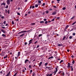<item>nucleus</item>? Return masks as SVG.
<instances>
[{
    "label": "nucleus",
    "instance_id": "5fc2aeb1",
    "mask_svg": "<svg viewBox=\"0 0 76 76\" xmlns=\"http://www.w3.org/2000/svg\"><path fill=\"white\" fill-rule=\"evenodd\" d=\"M71 57L72 58H74V56H73V55H72V56H71Z\"/></svg>",
    "mask_w": 76,
    "mask_h": 76
},
{
    "label": "nucleus",
    "instance_id": "aec40b11",
    "mask_svg": "<svg viewBox=\"0 0 76 76\" xmlns=\"http://www.w3.org/2000/svg\"><path fill=\"white\" fill-rule=\"evenodd\" d=\"M75 16H74L73 17H72L71 18V20H73L74 19H75Z\"/></svg>",
    "mask_w": 76,
    "mask_h": 76
},
{
    "label": "nucleus",
    "instance_id": "4c0bfd02",
    "mask_svg": "<svg viewBox=\"0 0 76 76\" xmlns=\"http://www.w3.org/2000/svg\"><path fill=\"white\" fill-rule=\"evenodd\" d=\"M17 14L18 15H20V13H19V12H18Z\"/></svg>",
    "mask_w": 76,
    "mask_h": 76
},
{
    "label": "nucleus",
    "instance_id": "8fccbe9b",
    "mask_svg": "<svg viewBox=\"0 0 76 76\" xmlns=\"http://www.w3.org/2000/svg\"><path fill=\"white\" fill-rule=\"evenodd\" d=\"M3 23L4 25L6 24V21H4L3 22Z\"/></svg>",
    "mask_w": 76,
    "mask_h": 76
},
{
    "label": "nucleus",
    "instance_id": "6ab92c4d",
    "mask_svg": "<svg viewBox=\"0 0 76 76\" xmlns=\"http://www.w3.org/2000/svg\"><path fill=\"white\" fill-rule=\"evenodd\" d=\"M56 71H55V72H57V71L58 70L57 69V67L56 68Z\"/></svg>",
    "mask_w": 76,
    "mask_h": 76
},
{
    "label": "nucleus",
    "instance_id": "603ef678",
    "mask_svg": "<svg viewBox=\"0 0 76 76\" xmlns=\"http://www.w3.org/2000/svg\"><path fill=\"white\" fill-rule=\"evenodd\" d=\"M25 69H23V72H25Z\"/></svg>",
    "mask_w": 76,
    "mask_h": 76
},
{
    "label": "nucleus",
    "instance_id": "1a4fd4ad",
    "mask_svg": "<svg viewBox=\"0 0 76 76\" xmlns=\"http://www.w3.org/2000/svg\"><path fill=\"white\" fill-rule=\"evenodd\" d=\"M27 61H29V60H28V59H26L25 60V64H26V62H27Z\"/></svg>",
    "mask_w": 76,
    "mask_h": 76
},
{
    "label": "nucleus",
    "instance_id": "393cba45",
    "mask_svg": "<svg viewBox=\"0 0 76 76\" xmlns=\"http://www.w3.org/2000/svg\"><path fill=\"white\" fill-rule=\"evenodd\" d=\"M38 3H41V1L40 0H39L38 1Z\"/></svg>",
    "mask_w": 76,
    "mask_h": 76
},
{
    "label": "nucleus",
    "instance_id": "9b49d317",
    "mask_svg": "<svg viewBox=\"0 0 76 76\" xmlns=\"http://www.w3.org/2000/svg\"><path fill=\"white\" fill-rule=\"evenodd\" d=\"M34 25H35V23H31V26H34Z\"/></svg>",
    "mask_w": 76,
    "mask_h": 76
},
{
    "label": "nucleus",
    "instance_id": "09e8293b",
    "mask_svg": "<svg viewBox=\"0 0 76 76\" xmlns=\"http://www.w3.org/2000/svg\"><path fill=\"white\" fill-rule=\"evenodd\" d=\"M73 35L74 36H75V33H73Z\"/></svg>",
    "mask_w": 76,
    "mask_h": 76
},
{
    "label": "nucleus",
    "instance_id": "b1692460",
    "mask_svg": "<svg viewBox=\"0 0 76 76\" xmlns=\"http://www.w3.org/2000/svg\"><path fill=\"white\" fill-rule=\"evenodd\" d=\"M66 36H64L63 38V40H64V39H65V38H66Z\"/></svg>",
    "mask_w": 76,
    "mask_h": 76
},
{
    "label": "nucleus",
    "instance_id": "6e6552de",
    "mask_svg": "<svg viewBox=\"0 0 76 76\" xmlns=\"http://www.w3.org/2000/svg\"><path fill=\"white\" fill-rule=\"evenodd\" d=\"M20 52H18V57L20 56Z\"/></svg>",
    "mask_w": 76,
    "mask_h": 76
},
{
    "label": "nucleus",
    "instance_id": "4d7b16f0",
    "mask_svg": "<svg viewBox=\"0 0 76 76\" xmlns=\"http://www.w3.org/2000/svg\"><path fill=\"white\" fill-rule=\"evenodd\" d=\"M1 27L2 28H4V29H5L6 28L2 26Z\"/></svg>",
    "mask_w": 76,
    "mask_h": 76
},
{
    "label": "nucleus",
    "instance_id": "dca6fc26",
    "mask_svg": "<svg viewBox=\"0 0 76 76\" xmlns=\"http://www.w3.org/2000/svg\"><path fill=\"white\" fill-rule=\"evenodd\" d=\"M42 62H40V63L39 64V66L40 67V66H41V64H42Z\"/></svg>",
    "mask_w": 76,
    "mask_h": 76
},
{
    "label": "nucleus",
    "instance_id": "a878e982",
    "mask_svg": "<svg viewBox=\"0 0 76 76\" xmlns=\"http://www.w3.org/2000/svg\"><path fill=\"white\" fill-rule=\"evenodd\" d=\"M38 5H37V4H36L35 5V7H38Z\"/></svg>",
    "mask_w": 76,
    "mask_h": 76
},
{
    "label": "nucleus",
    "instance_id": "49530a36",
    "mask_svg": "<svg viewBox=\"0 0 76 76\" xmlns=\"http://www.w3.org/2000/svg\"><path fill=\"white\" fill-rule=\"evenodd\" d=\"M44 22L43 21H40V23H44Z\"/></svg>",
    "mask_w": 76,
    "mask_h": 76
},
{
    "label": "nucleus",
    "instance_id": "f03ea898",
    "mask_svg": "<svg viewBox=\"0 0 76 76\" xmlns=\"http://www.w3.org/2000/svg\"><path fill=\"white\" fill-rule=\"evenodd\" d=\"M32 41H33V39H31L29 41V43L28 44V45H29L30 44H31V43H32Z\"/></svg>",
    "mask_w": 76,
    "mask_h": 76
},
{
    "label": "nucleus",
    "instance_id": "37998d69",
    "mask_svg": "<svg viewBox=\"0 0 76 76\" xmlns=\"http://www.w3.org/2000/svg\"><path fill=\"white\" fill-rule=\"evenodd\" d=\"M57 19L58 20H60V17H58L57 18Z\"/></svg>",
    "mask_w": 76,
    "mask_h": 76
},
{
    "label": "nucleus",
    "instance_id": "f704fd0d",
    "mask_svg": "<svg viewBox=\"0 0 76 76\" xmlns=\"http://www.w3.org/2000/svg\"><path fill=\"white\" fill-rule=\"evenodd\" d=\"M8 12V14H9V13H10V11H9V10H8V12Z\"/></svg>",
    "mask_w": 76,
    "mask_h": 76
},
{
    "label": "nucleus",
    "instance_id": "c9c22d12",
    "mask_svg": "<svg viewBox=\"0 0 76 76\" xmlns=\"http://www.w3.org/2000/svg\"><path fill=\"white\" fill-rule=\"evenodd\" d=\"M45 3H43L42 4V5L43 6H45Z\"/></svg>",
    "mask_w": 76,
    "mask_h": 76
},
{
    "label": "nucleus",
    "instance_id": "9d476101",
    "mask_svg": "<svg viewBox=\"0 0 76 76\" xmlns=\"http://www.w3.org/2000/svg\"><path fill=\"white\" fill-rule=\"evenodd\" d=\"M24 35H25V33H23V34H21V35H20V37H23V36H24Z\"/></svg>",
    "mask_w": 76,
    "mask_h": 76
},
{
    "label": "nucleus",
    "instance_id": "a19ab883",
    "mask_svg": "<svg viewBox=\"0 0 76 76\" xmlns=\"http://www.w3.org/2000/svg\"><path fill=\"white\" fill-rule=\"evenodd\" d=\"M17 73H18L16 72V73H15V74H14V75L15 76H16V75H17Z\"/></svg>",
    "mask_w": 76,
    "mask_h": 76
},
{
    "label": "nucleus",
    "instance_id": "2f4dec72",
    "mask_svg": "<svg viewBox=\"0 0 76 76\" xmlns=\"http://www.w3.org/2000/svg\"><path fill=\"white\" fill-rule=\"evenodd\" d=\"M76 23V21L74 23H73L72 24V25H75Z\"/></svg>",
    "mask_w": 76,
    "mask_h": 76
},
{
    "label": "nucleus",
    "instance_id": "69168bd1",
    "mask_svg": "<svg viewBox=\"0 0 76 76\" xmlns=\"http://www.w3.org/2000/svg\"><path fill=\"white\" fill-rule=\"evenodd\" d=\"M54 1H52V3H54Z\"/></svg>",
    "mask_w": 76,
    "mask_h": 76
},
{
    "label": "nucleus",
    "instance_id": "c85d7f7f",
    "mask_svg": "<svg viewBox=\"0 0 76 76\" xmlns=\"http://www.w3.org/2000/svg\"><path fill=\"white\" fill-rule=\"evenodd\" d=\"M61 73L62 74L63 76H64V72H62V73Z\"/></svg>",
    "mask_w": 76,
    "mask_h": 76
},
{
    "label": "nucleus",
    "instance_id": "20e7f679",
    "mask_svg": "<svg viewBox=\"0 0 76 76\" xmlns=\"http://www.w3.org/2000/svg\"><path fill=\"white\" fill-rule=\"evenodd\" d=\"M1 31L2 32H3V33H4V34H5V33H6V31H5L3 29H2L1 30Z\"/></svg>",
    "mask_w": 76,
    "mask_h": 76
},
{
    "label": "nucleus",
    "instance_id": "bf43d9fd",
    "mask_svg": "<svg viewBox=\"0 0 76 76\" xmlns=\"http://www.w3.org/2000/svg\"><path fill=\"white\" fill-rule=\"evenodd\" d=\"M29 67L30 68H31V65H29Z\"/></svg>",
    "mask_w": 76,
    "mask_h": 76
},
{
    "label": "nucleus",
    "instance_id": "0eeeda50",
    "mask_svg": "<svg viewBox=\"0 0 76 76\" xmlns=\"http://www.w3.org/2000/svg\"><path fill=\"white\" fill-rule=\"evenodd\" d=\"M56 13H57V12H53V13H52V15H56Z\"/></svg>",
    "mask_w": 76,
    "mask_h": 76
},
{
    "label": "nucleus",
    "instance_id": "f3484780",
    "mask_svg": "<svg viewBox=\"0 0 76 76\" xmlns=\"http://www.w3.org/2000/svg\"><path fill=\"white\" fill-rule=\"evenodd\" d=\"M21 32L22 33H24L25 32H26V31H22Z\"/></svg>",
    "mask_w": 76,
    "mask_h": 76
},
{
    "label": "nucleus",
    "instance_id": "de8ad7c7",
    "mask_svg": "<svg viewBox=\"0 0 76 76\" xmlns=\"http://www.w3.org/2000/svg\"><path fill=\"white\" fill-rule=\"evenodd\" d=\"M5 8H6V9H7V8H8V5H7V6H6Z\"/></svg>",
    "mask_w": 76,
    "mask_h": 76
},
{
    "label": "nucleus",
    "instance_id": "6e6d98bb",
    "mask_svg": "<svg viewBox=\"0 0 76 76\" xmlns=\"http://www.w3.org/2000/svg\"><path fill=\"white\" fill-rule=\"evenodd\" d=\"M34 7H35V6H33L32 7V8H33V9H34Z\"/></svg>",
    "mask_w": 76,
    "mask_h": 76
},
{
    "label": "nucleus",
    "instance_id": "e433bc0d",
    "mask_svg": "<svg viewBox=\"0 0 76 76\" xmlns=\"http://www.w3.org/2000/svg\"><path fill=\"white\" fill-rule=\"evenodd\" d=\"M61 72H63L61 71H60L58 72V74H60V73H61Z\"/></svg>",
    "mask_w": 76,
    "mask_h": 76
},
{
    "label": "nucleus",
    "instance_id": "423d86ee",
    "mask_svg": "<svg viewBox=\"0 0 76 76\" xmlns=\"http://www.w3.org/2000/svg\"><path fill=\"white\" fill-rule=\"evenodd\" d=\"M68 27H69V26L68 25L66 26L65 28L64 29V31H66V30L67 29V28H68Z\"/></svg>",
    "mask_w": 76,
    "mask_h": 76
},
{
    "label": "nucleus",
    "instance_id": "473e14b6",
    "mask_svg": "<svg viewBox=\"0 0 76 76\" xmlns=\"http://www.w3.org/2000/svg\"><path fill=\"white\" fill-rule=\"evenodd\" d=\"M60 0H57V1H58V3H59V1H60Z\"/></svg>",
    "mask_w": 76,
    "mask_h": 76
},
{
    "label": "nucleus",
    "instance_id": "72a5a7b5",
    "mask_svg": "<svg viewBox=\"0 0 76 76\" xmlns=\"http://www.w3.org/2000/svg\"><path fill=\"white\" fill-rule=\"evenodd\" d=\"M48 13H49V12H48V11H46V13L47 14Z\"/></svg>",
    "mask_w": 76,
    "mask_h": 76
},
{
    "label": "nucleus",
    "instance_id": "864d4df0",
    "mask_svg": "<svg viewBox=\"0 0 76 76\" xmlns=\"http://www.w3.org/2000/svg\"><path fill=\"white\" fill-rule=\"evenodd\" d=\"M44 21H46L47 20V19H44Z\"/></svg>",
    "mask_w": 76,
    "mask_h": 76
},
{
    "label": "nucleus",
    "instance_id": "f8f14e48",
    "mask_svg": "<svg viewBox=\"0 0 76 76\" xmlns=\"http://www.w3.org/2000/svg\"><path fill=\"white\" fill-rule=\"evenodd\" d=\"M71 70L72 72H73V68L72 66H71Z\"/></svg>",
    "mask_w": 76,
    "mask_h": 76
},
{
    "label": "nucleus",
    "instance_id": "bb28decb",
    "mask_svg": "<svg viewBox=\"0 0 76 76\" xmlns=\"http://www.w3.org/2000/svg\"><path fill=\"white\" fill-rule=\"evenodd\" d=\"M72 36H70L69 37V39H72Z\"/></svg>",
    "mask_w": 76,
    "mask_h": 76
},
{
    "label": "nucleus",
    "instance_id": "680f3d73",
    "mask_svg": "<svg viewBox=\"0 0 76 76\" xmlns=\"http://www.w3.org/2000/svg\"><path fill=\"white\" fill-rule=\"evenodd\" d=\"M24 44L25 45H26L27 44V42H25Z\"/></svg>",
    "mask_w": 76,
    "mask_h": 76
},
{
    "label": "nucleus",
    "instance_id": "a211bd4d",
    "mask_svg": "<svg viewBox=\"0 0 76 76\" xmlns=\"http://www.w3.org/2000/svg\"><path fill=\"white\" fill-rule=\"evenodd\" d=\"M53 58V56H52L51 57H49V58H48V59H51V58Z\"/></svg>",
    "mask_w": 76,
    "mask_h": 76
},
{
    "label": "nucleus",
    "instance_id": "3c124183",
    "mask_svg": "<svg viewBox=\"0 0 76 76\" xmlns=\"http://www.w3.org/2000/svg\"><path fill=\"white\" fill-rule=\"evenodd\" d=\"M30 72H30V73H32V70H31L30 71Z\"/></svg>",
    "mask_w": 76,
    "mask_h": 76
},
{
    "label": "nucleus",
    "instance_id": "4468645a",
    "mask_svg": "<svg viewBox=\"0 0 76 76\" xmlns=\"http://www.w3.org/2000/svg\"><path fill=\"white\" fill-rule=\"evenodd\" d=\"M2 37H6V35H5V34H2Z\"/></svg>",
    "mask_w": 76,
    "mask_h": 76
},
{
    "label": "nucleus",
    "instance_id": "e2e57ef3",
    "mask_svg": "<svg viewBox=\"0 0 76 76\" xmlns=\"http://www.w3.org/2000/svg\"><path fill=\"white\" fill-rule=\"evenodd\" d=\"M1 18H2L3 19H4V16H2L1 17Z\"/></svg>",
    "mask_w": 76,
    "mask_h": 76
},
{
    "label": "nucleus",
    "instance_id": "c756f323",
    "mask_svg": "<svg viewBox=\"0 0 76 76\" xmlns=\"http://www.w3.org/2000/svg\"><path fill=\"white\" fill-rule=\"evenodd\" d=\"M53 7L54 8H55V9H56V8L57 7H56V6H53Z\"/></svg>",
    "mask_w": 76,
    "mask_h": 76
},
{
    "label": "nucleus",
    "instance_id": "338daca9",
    "mask_svg": "<svg viewBox=\"0 0 76 76\" xmlns=\"http://www.w3.org/2000/svg\"><path fill=\"white\" fill-rule=\"evenodd\" d=\"M47 68L49 69H50V67H47Z\"/></svg>",
    "mask_w": 76,
    "mask_h": 76
},
{
    "label": "nucleus",
    "instance_id": "ddd939ff",
    "mask_svg": "<svg viewBox=\"0 0 76 76\" xmlns=\"http://www.w3.org/2000/svg\"><path fill=\"white\" fill-rule=\"evenodd\" d=\"M52 75L53 74H51L50 75H49V74H48L47 76H52Z\"/></svg>",
    "mask_w": 76,
    "mask_h": 76
},
{
    "label": "nucleus",
    "instance_id": "7c9ffc66",
    "mask_svg": "<svg viewBox=\"0 0 76 76\" xmlns=\"http://www.w3.org/2000/svg\"><path fill=\"white\" fill-rule=\"evenodd\" d=\"M72 64H75V60H73L72 61Z\"/></svg>",
    "mask_w": 76,
    "mask_h": 76
},
{
    "label": "nucleus",
    "instance_id": "a18cd8bd",
    "mask_svg": "<svg viewBox=\"0 0 76 76\" xmlns=\"http://www.w3.org/2000/svg\"><path fill=\"white\" fill-rule=\"evenodd\" d=\"M47 23H48V21H46L45 22V24H47Z\"/></svg>",
    "mask_w": 76,
    "mask_h": 76
},
{
    "label": "nucleus",
    "instance_id": "79ce46f5",
    "mask_svg": "<svg viewBox=\"0 0 76 76\" xmlns=\"http://www.w3.org/2000/svg\"><path fill=\"white\" fill-rule=\"evenodd\" d=\"M19 21V19H17L16 20V22H18V21Z\"/></svg>",
    "mask_w": 76,
    "mask_h": 76
},
{
    "label": "nucleus",
    "instance_id": "f257e3e1",
    "mask_svg": "<svg viewBox=\"0 0 76 76\" xmlns=\"http://www.w3.org/2000/svg\"><path fill=\"white\" fill-rule=\"evenodd\" d=\"M67 67L68 68V69H69V68H70V63H69L68 64V66H67Z\"/></svg>",
    "mask_w": 76,
    "mask_h": 76
},
{
    "label": "nucleus",
    "instance_id": "2eb2a0df",
    "mask_svg": "<svg viewBox=\"0 0 76 76\" xmlns=\"http://www.w3.org/2000/svg\"><path fill=\"white\" fill-rule=\"evenodd\" d=\"M2 5H6V4L4 3H2L1 4V5L2 6Z\"/></svg>",
    "mask_w": 76,
    "mask_h": 76
},
{
    "label": "nucleus",
    "instance_id": "13d9d810",
    "mask_svg": "<svg viewBox=\"0 0 76 76\" xmlns=\"http://www.w3.org/2000/svg\"><path fill=\"white\" fill-rule=\"evenodd\" d=\"M37 42H37V41H36V42H34V44H37Z\"/></svg>",
    "mask_w": 76,
    "mask_h": 76
},
{
    "label": "nucleus",
    "instance_id": "39448f33",
    "mask_svg": "<svg viewBox=\"0 0 76 76\" xmlns=\"http://www.w3.org/2000/svg\"><path fill=\"white\" fill-rule=\"evenodd\" d=\"M7 4H10V0H7Z\"/></svg>",
    "mask_w": 76,
    "mask_h": 76
},
{
    "label": "nucleus",
    "instance_id": "5701e85b",
    "mask_svg": "<svg viewBox=\"0 0 76 76\" xmlns=\"http://www.w3.org/2000/svg\"><path fill=\"white\" fill-rule=\"evenodd\" d=\"M42 34H39V37H41V36H42Z\"/></svg>",
    "mask_w": 76,
    "mask_h": 76
},
{
    "label": "nucleus",
    "instance_id": "052dcab7",
    "mask_svg": "<svg viewBox=\"0 0 76 76\" xmlns=\"http://www.w3.org/2000/svg\"><path fill=\"white\" fill-rule=\"evenodd\" d=\"M55 20V19H53L52 20H51V21H53L54 20Z\"/></svg>",
    "mask_w": 76,
    "mask_h": 76
},
{
    "label": "nucleus",
    "instance_id": "4be33fe9",
    "mask_svg": "<svg viewBox=\"0 0 76 76\" xmlns=\"http://www.w3.org/2000/svg\"><path fill=\"white\" fill-rule=\"evenodd\" d=\"M7 55L5 56L4 57V58H7Z\"/></svg>",
    "mask_w": 76,
    "mask_h": 76
},
{
    "label": "nucleus",
    "instance_id": "c03bdc74",
    "mask_svg": "<svg viewBox=\"0 0 76 76\" xmlns=\"http://www.w3.org/2000/svg\"><path fill=\"white\" fill-rule=\"evenodd\" d=\"M47 64H48L47 63H46L45 64V66H47Z\"/></svg>",
    "mask_w": 76,
    "mask_h": 76
},
{
    "label": "nucleus",
    "instance_id": "58836bf2",
    "mask_svg": "<svg viewBox=\"0 0 76 76\" xmlns=\"http://www.w3.org/2000/svg\"><path fill=\"white\" fill-rule=\"evenodd\" d=\"M12 25H14V21H12Z\"/></svg>",
    "mask_w": 76,
    "mask_h": 76
},
{
    "label": "nucleus",
    "instance_id": "0e129e2a",
    "mask_svg": "<svg viewBox=\"0 0 76 76\" xmlns=\"http://www.w3.org/2000/svg\"><path fill=\"white\" fill-rule=\"evenodd\" d=\"M31 13V12H28V14H29L30 13Z\"/></svg>",
    "mask_w": 76,
    "mask_h": 76
},
{
    "label": "nucleus",
    "instance_id": "7ed1b4c3",
    "mask_svg": "<svg viewBox=\"0 0 76 76\" xmlns=\"http://www.w3.org/2000/svg\"><path fill=\"white\" fill-rule=\"evenodd\" d=\"M4 52H2L1 54V56H4Z\"/></svg>",
    "mask_w": 76,
    "mask_h": 76
},
{
    "label": "nucleus",
    "instance_id": "412c9836",
    "mask_svg": "<svg viewBox=\"0 0 76 76\" xmlns=\"http://www.w3.org/2000/svg\"><path fill=\"white\" fill-rule=\"evenodd\" d=\"M63 60H61V61L59 62V64L61 63H62L63 62Z\"/></svg>",
    "mask_w": 76,
    "mask_h": 76
},
{
    "label": "nucleus",
    "instance_id": "cd10ccee",
    "mask_svg": "<svg viewBox=\"0 0 76 76\" xmlns=\"http://www.w3.org/2000/svg\"><path fill=\"white\" fill-rule=\"evenodd\" d=\"M58 47H60L61 45L60 44H58Z\"/></svg>",
    "mask_w": 76,
    "mask_h": 76
},
{
    "label": "nucleus",
    "instance_id": "ea45409f",
    "mask_svg": "<svg viewBox=\"0 0 76 76\" xmlns=\"http://www.w3.org/2000/svg\"><path fill=\"white\" fill-rule=\"evenodd\" d=\"M66 9V7H64L63 8V10H65Z\"/></svg>",
    "mask_w": 76,
    "mask_h": 76
},
{
    "label": "nucleus",
    "instance_id": "774afa93",
    "mask_svg": "<svg viewBox=\"0 0 76 76\" xmlns=\"http://www.w3.org/2000/svg\"><path fill=\"white\" fill-rule=\"evenodd\" d=\"M67 52H69V50L67 49Z\"/></svg>",
    "mask_w": 76,
    "mask_h": 76
}]
</instances>
